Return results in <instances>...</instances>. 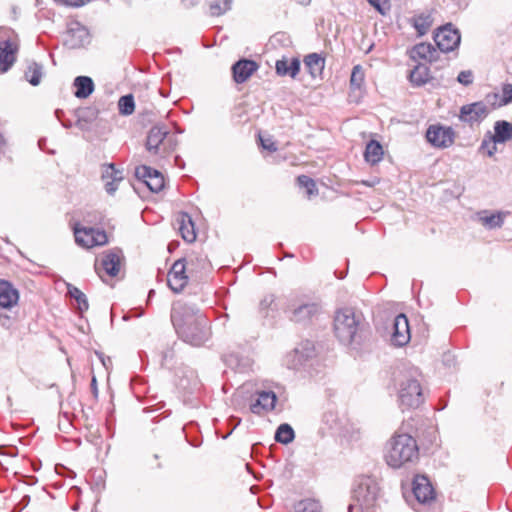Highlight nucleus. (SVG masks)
Returning a JSON list of instances; mask_svg holds the SVG:
<instances>
[{"label":"nucleus","instance_id":"1","mask_svg":"<svg viewBox=\"0 0 512 512\" xmlns=\"http://www.w3.org/2000/svg\"><path fill=\"white\" fill-rule=\"evenodd\" d=\"M171 322L178 336L192 346H201L211 336L207 317L194 305L177 301L171 309Z\"/></svg>","mask_w":512,"mask_h":512},{"label":"nucleus","instance_id":"2","mask_svg":"<svg viewBox=\"0 0 512 512\" xmlns=\"http://www.w3.org/2000/svg\"><path fill=\"white\" fill-rule=\"evenodd\" d=\"M416 440L409 434L396 433L387 443L385 460L392 468H400L418 459Z\"/></svg>","mask_w":512,"mask_h":512},{"label":"nucleus","instance_id":"3","mask_svg":"<svg viewBox=\"0 0 512 512\" xmlns=\"http://www.w3.org/2000/svg\"><path fill=\"white\" fill-rule=\"evenodd\" d=\"M397 396L402 410L416 409L424 402L421 374L417 369H409L398 380Z\"/></svg>","mask_w":512,"mask_h":512},{"label":"nucleus","instance_id":"4","mask_svg":"<svg viewBox=\"0 0 512 512\" xmlns=\"http://www.w3.org/2000/svg\"><path fill=\"white\" fill-rule=\"evenodd\" d=\"M321 311V306L317 301L312 300L307 295L291 296L284 308L286 317L294 323L308 324Z\"/></svg>","mask_w":512,"mask_h":512},{"label":"nucleus","instance_id":"5","mask_svg":"<svg viewBox=\"0 0 512 512\" xmlns=\"http://www.w3.org/2000/svg\"><path fill=\"white\" fill-rule=\"evenodd\" d=\"M379 491L378 483L374 479L362 478L354 489V503L348 506V512H354L355 509L360 512H369L376 506Z\"/></svg>","mask_w":512,"mask_h":512},{"label":"nucleus","instance_id":"6","mask_svg":"<svg viewBox=\"0 0 512 512\" xmlns=\"http://www.w3.org/2000/svg\"><path fill=\"white\" fill-rule=\"evenodd\" d=\"M360 320L350 308L336 312L334 318V332L340 342L350 344L356 336Z\"/></svg>","mask_w":512,"mask_h":512},{"label":"nucleus","instance_id":"7","mask_svg":"<svg viewBox=\"0 0 512 512\" xmlns=\"http://www.w3.org/2000/svg\"><path fill=\"white\" fill-rule=\"evenodd\" d=\"M18 48L15 32L10 28H0V73L7 72L13 66Z\"/></svg>","mask_w":512,"mask_h":512},{"label":"nucleus","instance_id":"8","mask_svg":"<svg viewBox=\"0 0 512 512\" xmlns=\"http://www.w3.org/2000/svg\"><path fill=\"white\" fill-rule=\"evenodd\" d=\"M173 141L174 136L165 127L154 126L148 133L146 148L154 155L165 157L174 149Z\"/></svg>","mask_w":512,"mask_h":512},{"label":"nucleus","instance_id":"9","mask_svg":"<svg viewBox=\"0 0 512 512\" xmlns=\"http://www.w3.org/2000/svg\"><path fill=\"white\" fill-rule=\"evenodd\" d=\"M74 236L76 243L87 249L102 246L108 242V237L104 230L91 227L76 226L74 228Z\"/></svg>","mask_w":512,"mask_h":512},{"label":"nucleus","instance_id":"10","mask_svg":"<svg viewBox=\"0 0 512 512\" xmlns=\"http://www.w3.org/2000/svg\"><path fill=\"white\" fill-rule=\"evenodd\" d=\"M121 252L111 250L103 253L100 260L95 263V271L105 281L104 276L115 277L118 275L121 266Z\"/></svg>","mask_w":512,"mask_h":512},{"label":"nucleus","instance_id":"11","mask_svg":"<svg viewBox=\"0 0 512 512\" xmlns=\"http://www.w3.org/2000/svg\"><path fill=\"white\" fill-rule=\"evenodd\" d=\"M460 40L459 31L451 24L439 28L434 35V41L441 52L453 51L459 46Z\"/></svg>","mask_w":512,"mask_h":512},{"label":"nucleus","instance_id":"12","mask_svg":"<svg viewBox=\"0 0 512 512\" xmlns=\"http://www.w3.org/2000/svg\"><path fill=\"white\" fill-rule=\"evenodd\" d=\"M427 141L437 148H447L454 142L455 133L451 127L431 125L426 132Z\"/></svg>","mask_w":512,"mask_h":512},{"label":"nucleus","instance_id":"13","mask_svg":"<svg viewBox=\"0 0 512 512\" xmlns=\"http://www.w3.org/2000/svg\"><path fill=\"white\" fill-rule=\"evenodd\" d=\"M185 259L175 261L168 273L167 284L169 288L175 292H181L188 283V268Z\"/></svg>","mask_w":512,"mask_h":512},{"label":"nucleus","instance_id":"14","mask_svg":"<svg viewBox=\"0 0 512 512\" xmlns=\"http://www.w3.org/2000/svg\"><path fill=\"white\" fill-rule=\"evenodd\" d=\"M89 42L90 34L85 26L77 21L69 24L64 39V43L67 47L77 49L85 46Z\"/></svg>","mask_w":512,"mask_h":512},{"label":"nucleus","instance_id":"15","mask_svg":"<svg viewBox=\"0 0 512 512\" xmlns=\"http://www.w3.org/2000/svg\"><path fill=\"white\" fill-rule=\"evenodd\" d=\"M135 175L143 180L152 192H159L164 187V176L157 170L149 166H139L136 168Z\"/></svg>","mask_w":512,"mask_h":512},{"label":"nucleus","instance_id":"16","mask_svg":"<svg viewBox=\"0 0 512 512\" xmlns=\"http://www.w3.org/2000/svg\"><path fill=\"white\" fill-rule=\"evenodd\" d=\"M490 109L482 102H474L472 104L464 105L460 109V119L464 122L474 124L481 122L487 117Z\"/></svg>","mask_w":512,"mask_h":512},{"label":"nucleus","instance_id":"17","mask_svg":"<svg viewBox=\"0 0 512 512\" xmlns=\"http://www.w3.org/2000/svg\"><path fill=\"white\" fill-rule=\"evenodd\" d=\"M410 327L407 317L399 314L395 317L393 323V333L391 341L395 346H404L410 341Z\"/></svg>","mask_w":512,"mask_h":512},{"label":"nucleus","instance_id":"18","mask_svg":"<svg viewBox=\"0 0 512 512\" xmlns=\"http://www.w3.org/2000/svg\"><path fill=\"white\" fill-rule=\"evenodd\" d=\"M277 396L273 391L257 392V399L251 403L250 410L254 414H262L275 408Z\"/></svg>","mask_w":512,"mask_h":512},{"label":"nucleus","instance_id":"19","mask_svg":"<svg viewBox=\"0 0 512 512\" xmlns=\"http://www.w3.org/2000/svg\"><path fill=\"white\" fill-rule=\"evenodd\" d=\"M413 493L421 503L434 499V489L429 479L424 475H417L413 480Z\"/></svg>","mask_w":512,"mask_h":512},{"label":"nucleus","instance_id":"20","mask_svg":"<svg viewBox=\"0 0 512 512\" xmlns=\"http://www.w3.org/2000/svg\"><path fill=\"white\" fill-rule=\"evenodd\" d=\"M258 65L253 60L242 59L232 66L233 79L236 83H244L257 70Z\"/></svg>","mask_w":512,"mask_h":512},{"label":"nucleus","instance_id":"21","mask_svg":"<svg viewBox=\"0 0 512 512\" xmlns=\"http://www.w3.org/2000/svg\"><path fill=\"white\" fill-rule=\"evenodd\" d=\"M102 179L105 182L106 192L113 194L118 188V183L123 179V174L113 164H106L102 167Z\"/></svg>","mask_w":512,"mask_h":512},{"label":"nucleus","instance_id":"22","mask_svg":"<svg viewBox=\"0 0 512 512\" xmlns=\"http://www.w3.org/2000/svg\"><path fill=\"white\" fill-rule=\"evenodd\" d=\"M410 58L413 61L423 60L432 63L437 60L438 52L430 43H419L410 50Z\"/></svg>","mask_w":512,"mask_h":512},{"label":"nucleus","instance_id":"23","mask_svg":"<svg viewBox=\"0 0 512 512\" xmlns=\"http://www.w3.org/2000/svg\"><path fill=\"white\" fill-rule=\"evenodd\" d=\"M18 291L7 281H0V307L11 308L17 304Z\"/></svg>","mask_w":512,"mask_h":512},{"label":"nucleus","instance_id":"24","mask_svg":"<svg viewBox=\"0 0 512 512\" xmlns=\"http://www.w3.org/2000/svg\"><path fill=\"white\" fill-rule=\"evenodd\" d=\"M275 68L278 75H289L295 78L300 71V60L298 58H282L276 61Z\"/></svg>","mask_w":512,"mask_h":512},{"label":"nucleus","instance_id":"25","mask_svg":"<svg viewBox=\"0 0 512 512\" xmlns=\"http://www.w3.org/2000/svg\"><path fill=\"white\" fill-rule=\"evenodd\" d=\"M408 79L415 87H421L427 84L431 79L430 70L425 64H417L409 72Z\"/></svg>","mask_w":512,"mask_h":512},{"label":"nucleus","instance_id":"26","mask_svg":"<svg viewBox=\"0 0 512 512\" xmlns=\"http://www.w3.org/2000/svg\"><path fill=\"white\" fill-rule=\"evenodd\" d=\"M177 223L179 225V231L182 238L186 242H193L196 239V233L194 228V223L187 213H180L177 218Z\"/></svg>","mask_w":512,"mask_h":512},{"label":"nucleus","instance_id":"27","mask_svg":"<svg viewBox=\"0 0 512 512\" xmlns=\"http://www.w3.org/2000/svg\"><path fill=\"white\" fill-rule=\"evenodd\" d=\"M304 65L313 77L320 76L325 67V59L318 53H310L304 57Z\"/></svg>","mask_w":512,"mask_h":512},{"label":"nucleus","instance_id":"28","mask_svg":"<svg viewBox=\"0 0 512 512\" xmlns=\"http://www.w3.org/2000/svg\"><path fill=\"white\" fill-rule=\"evenodd\" d=\"M314 354V345L310 341L302 342L293 351V363L291 367L297 368L302 365L305 360L312 357Z\"/></svg>","mask_w":512,"mask_h":512},{"label":"nucleus","instance_id":"29","mask_svg":"<svg viewBox=\"0 0 512 512\" xmlns=\"http://www.w3.org/2000/svg\"><path fill=\"white\" fill-rule=\"evenodd\" d=\"M184 259L190 274L197 273L209 266L207 256L200 252H192L188 254Z\"/></svg>","mask_w":512,"mask_h":512},{"label":"nucleus","instance_id":"30","mask_svg":"<svg viewBox=\"0 0 512 512\" xmlns=\"http://www.w3.org/2000/svg\"><path fill=\"white\" fill-rule=\"evenodd\" d=\"M488 103L493 107L504 106L512 102V84L506 83L502 86V93L488 94L486 97Z\"/></svg>","mask_w":512,"mask_h":512},{"label":"nucleus","instance_id":"31","mask_svg":"<svg viewBox=\"0 0 512 512\" xmlns=\"http://www.w3.org/2000/svg\"><path fill=\"white\" fill-rule=\"evenodd\" d=\"M74 86L76 88L75 96L79 99L89 97L94 91V83L88 76H78L74 79Z\"/></svg>","mask_w":512,"mask_h":512},{"label":"nucleus","instance_id":"32","mask_svg":"<svg viewBox=\"0 0 512 512\" xmlns=\"http://www.w3.org/2000/svg\"><path fill=\"white\" fill-rule=\"evenodd\" d=\"M493 142L504 143L512 139V123L501 120L494 125Z\"/></svg>","mask_w":512,"mask_h":512},{"label":"nucleus","instance_id":"33","mask_svg":"<svg viewBox=\"0 0 512 512\" xmlns=\"http://www.w3.org/2000/svg\"><path fill=\"white\" fill-rule=\"evenodd\" d=\"M365 160L374 165L382 160L383 148L379 142L371 140L367 145L364 153Z\"/></svg>","mask_w":512,"mask_h":512},{"label":"nucleus","instance_id":"34","mask_svg":"<svg viewBox=\"0 0 512 512\" xmlns=\"http://www.w3.org/2000/svg\"><path fill=\"white\" fill-rule=\"evenodd\" d=\"M413 26L420 35H424L428 32L432 25V18L430 14L421 13L415 15L412 18Z\"/></svg>","mask_w":512,"mask_h":512},{"label":"nucleus","instance_id":"35","mask_svg":"<svg viewBox=\"0 0 512 512\" xmlns=\"http://www.w3.org/2000/svg\"><path fill=\"white\" fill-rule=\"evenodd\" d=\"M295 434L289 424H281L275 433V440L282 444H289L294 440Z\"/></svg>","mask_w":512,"mask_h":512},{"label":"nucleus","instance_id":"36","mask_svg":"<svg viewBox=\"0 0 512 512\" xmlns=\"http://www.w3.org/2000/svg\"><path fill=\"white\" fill-rule=\"evenodd\" d=\"M295 512H322V506L319 501L307 498L295 505Z\"/></svg>","mask_w":512,"mask_h":512},{"label":"nucleus","instance_id":"37","mask_svg":"<svg viewBox=\"0 0 512 512\" xmlns=\"http://www.w3.org/2000/svg\"><path fill=\"white\" fill-rule=\"evenodd\" d=\"M41 77H42V66L35 62L31 63L25 71L26 80L33 86H36L40 83Z\"/></svg>","mask_w":512,"mask_h":512},{"label":"nucleus","instance_id":"38","mask_svg":"<svg viewBox=\"0 0 512 512\" xmlns=\"http://www.w3.org/2000/svg\"><path fill=\"white\" fill-rule=\"evenodd\" d=\"M232 0H208L211 15L220 16L231 8Z\"/></svg>","mask_w":512,"mask_h":512},{"label":"nucleus","instance_id":"39","mask_svg":"<svg viewBox=\"0 0 512 512\" xmlns=\"http://www.w3.org/2000/svg\"><path fill=\"white\" fill-rule=\"evenodd\" d=\"M68 294L70 295L71 298L75 299L78 305V309L81 312L88 310L89 305L87 297L81 290H79L77 287L69 285Z\"/></svg>","mask_w":512,"mask_h":512},{"label":"nucleus","instance_id":"40","mask_svg":"<svg viewBox=\"0 0 512 512\" xmlns=\"http://www.w3.org/2000/svg\"><path fill=\"white\" fill-rule=\"evenodd\" d=\"M119 113L124 116L131 115L135 110V102L132 94L120 97L118 101Z\"/></svg>","mask_w":512,"mask_h":512},{"label":"nucleus","instance_id":"41","mask_svg":"<svg viewBox=\"0 0 512 512\" xmlns=\"http://www.w3.org/2000/svg\"><path fill=\"white\" fill-rule=\"evenodd\" d=\"M365 74L361 65H355L352 69L350 78L351 89L360 90L364 84Z\"/></svg>","mask_w":512,"mask_h":512},{"label":"nucleus","instance_id":"42","mask_svg":"<svg viewBox=\"0 0 512 512\" xmlns=\"http://www.w3.org/2000/svg\"><path fill=\"white\" fill-rule=\"evenodd\" d=\"M300 187H303L307 191L308 197L317 194L316 184L313 179L306 175H300L297 178Z\"/></svg>","mask_w":512,"mask_h":512},{"label":"nucleus","instance_id":"43","mask_svg":"<svg viewBox=\"0 0 512 512\" xmlns=\"http://www.w3.org/2000/svg\"><path fill=\"white\" fill-rule=\"evenodd\" d=\"M480 220L483 225L489 228L501 227L503 224V216L500 213L483 216Z\"/></svg>","mask_w":512,"mask_h":512},{"label":"nucleus","instance_id":"44","mask_svg":"<svg viewBox=\"0 0 512 512\" xmlns=\"http://www.w3.org/2000/svg\"><path fill=\"white\" fill-rule=\"evenodd\" d=\"M381 15H386L391 8L389 0H367Z\"/></svg>","mask_w":512,"mask_h":512},{"label":"nucleus","instance_id":"45","mask_svg":"<svg viewBox=\"0 0 512 512\" xmlns=\"http://www.w3.org/2000/svg\"><path fill=\"white\" fill-rule=\"evenodd\" d=\"M57 5L78 8L82 7L91 0H53Z\"/></svg>","mask_w":512,"mask_h":512},{"label":"nucleus","instance_id":"46","mask_svg":"<svg viewBox=\"0 0 512 512\" xmlns=\"http://www.w3.org/2000/svg\"><path fill=\"white\" fill-rule=\"evenodd\" d=\"M473 78L474 77L471 70H464L458 74L457 81L464 86H468L472 84Z\"/></svg>","mask_w":512,"mask_h":512},{"label":"nucleus","instance_id":"47","mask_svg":"<svg viewBox=\"0 0 512 512\" xmlns=\"http://www.w3.org/2000/svg\"><path fill=\"white\" fill-rule=\"evenodd\" d=\"M259 139H260L261 146L264 149H266L270 152L277 151V145L270 137L259 136Z\"/></svg>","mask_w":512,"mask_h":512},{"label":"nucleus","instance_id":"48","mask_svg":"<svg viewBox=\"0 0 512 512\" xmlns=\"http://www.w3.org/2000/svg\"><path fill=\"white\" fill-rule=\"evenodd\" d=\"M497 143L498 142H493V138H491L489 141L484 140L482 142L481 149L486 150L487 155L491 157L496 152Z\"/></svg>","mask_w":512,"mask_h":512},{"label":"nucleus","instance_id":"49","mask_svg":"<svg viewBox=\"0 0 512 512\" xmlns=\"http://www.w3.org/2000/svg\"><path fill=\"white\" fill-rule=\"evenodd\" d=\"M275 295L269 294L263 298L260 305L262 308L267 309L275 302Z\"/></svg>","mask_w":512,"mask_h":512},{"label":"nucleus","instance_id":"50","mask_svg":"<svg viewBox=\"0 0 512 512\" xmlns=\"http://www.w3.org/2000/svg\"><path fill=\"white\" fill-rule=\"evenodd\" d=\"M91 389H92L94 395L96 396L97 395V381H96L95 377H93L91 380Z\"/></svg>","mask_w":512,"mask_h":512},{"label":"nucleus","instance_id":"51","mask_svg":"<svg viewBox=\"0 0 512 512\" xmlns=\"http://www.w3.org/2000/svg\"><path fill=\"white\" fill-rule=\"evenodd\" d=\"M198 3V0H183V5L186 7L193 6Z\"/></svg>","mask_w":512,"mask_h":512},{"label":"nucleus","instance_id":"52","mask_svg":"<svg viewBox=\"0 0 512 512\" xmlns=\"http://www.w3.org/2000/svg\"><path fill=\"white\" fill-rule=\"evenodd\" d=\"M175 163H176V165H178L180 168H183L184 163H183V161H182L178 156H176V157H175Z\"/></svg>","mask_w":512,"mask_h":512},{"label":"nucleus","instance_id":"53","mask_svg":"<svg viewBox=\"0 0 512 512\" xmlns=\"http://www.w3.org/2000/svg\"><path fill=\"white\" fill-rule=\"evenodd\" d=\"M297 2L301 5L307 6L311 3V0H297Z\"/></svg>","mask_w":512,"mask_h":512},{"label":"nucleus","instance_id":"54","mask_svg":"<svg viewBox=\"0 0 512 512\" xmlns=\"http://www.w3.org/2000/svg\"><path fill=\"white\" fill-rule=\"evenodd\" d=\"M55 114H56V117L58 118V120L61 121V115L63 114V112L61 110H56Z\"/></svg>","mask_w":512,"mask_h":512}]
</instances>
